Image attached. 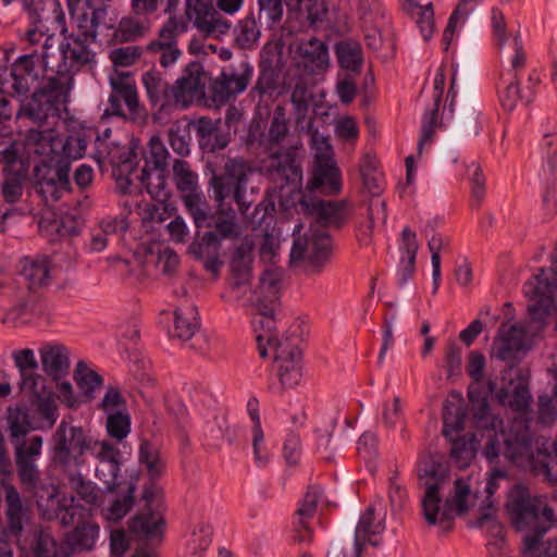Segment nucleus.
<instances>
[{
  "label": "nucleus",
  "instance_id": "680f3d73",
  "mask_svg": "<svg viewBox=\"0 0 557 557\" xmlns=\"http://www.w3.org/2000/svg\"><path fill=\"white\" fill-rule=\"evenodd\" d=\"M467 175L471 186L472 202L476 206H480L486 194V178L483 174L481 165L472 161L467 166Z\"/></svg>",
  "mask_w": 557,
  "mask_h": 557
},
{
  "label": "nucleus",
  "instance_id": "6e6552de",
  "mask_svg": "<svg viewBox=\"0 0 557 557\" xmlns=\"http://www.w3.org/2000/svg\"><path fill=\"white\" fill-rule=\"evenodd\" d=\"M89 438L83 428L61 421L50 442L51 461L64 471L78 470L85 463Z\"/></svg>",
  "mask_w": 557,
  "mask_h": 557
},
{
  "label": "nucleus",
  "instance_id": "774afa93",
  "mask_svg": "<svg viewBox=\"0 0 557 557\" xmlns=\"http://www.w3.org/2000/svg\"><path fill=\"white\" fill-rule=\"evenodd\" d=\"M40 231L47 236L57 235L60 237L63 236H74L77 234V230L74 226V220L72 218H66L62 220H47L41 219L39 222Z\"/></svg>",
  "mask_w": 557,
  "mask_h": 557
},
{
  "label": "nucleus",
  "instance_id": "5701e85b",
  "mask_svg": "<svg viewBox=\"0 0 557 557\" xmlns=\"http://www.w3.org/2000/svg\"><path fill=\"white\" fill-rule=\"evenodd\" d=\"M385 529L382 521H374V507L370 505L361 515L355 531V557H360V554L367 543L376 546L379 545L377 535ZM326 557H345L339 547H334L329 550Z\"/></svg>",
  "mask_w": 557,
  "mask_h": 557
},
{
  "label": "nucleus",
  "instance_id": "f3484780",
  "mask_svg": "<svg viewBox=\"0 0 557 557\" xmlns=\"http://www.w3.org/2000/svg\"><path fill=\"white\" fill-rule=\"evenodd\" d=\"M125 178H117V187L122 193H127L129 186L138 181L139 188H145L150 197L157 201L163 202L170 196L168 190L165 170L143 168L140 172L131 169V164L124 163L121 171L128 170Z\"/></svg>",
  "mask_w": 557,
  "mask_h": 557
},
{
  "label": "nucleus",
  "instance_id": "cd10ccee",
  "mask_svg": "<svg viewBox=\"0 0 557 557\" xmlns=\"http://www.w3.org/2000/svg\"><path fill=\"white\" fill-rule=\"evenodd\" d=\"M69 172L70 166L67 164H59L57 169L49 165L47 173L39 177L35 184L36 193L41 195L45 201L59 200L69 188Z\"/></svg>",
  "mask_w": 557,
  "mask_h": 557
},
{
  "label": "nucleus",
  "instance_id": "f257e3e1",
  "mask_svg": "<svg viewBox=\"0 0 557 557\" xmlns=\"http://www.w3.org/2000/svg\"><path fill=\"white\" fill-rule=\"evenodd\" d=\"M29 13L32 22L25 33L26 41L38 46L36 49L40 51L44 64L54 76H67L72 86L76 72L96 63L91 45L96 42L98 20L103 11L94 10L91 15L77 16L71 32L58 0H34Z\"/></svg>",
  "mask_w": 557,
  "mask_h": 557
},
{
  "label": "nucleus",
  "instance_id": "0eeeda50",
  "mask_svg": "<svg viewBox=\"0 0 557 557\" xmlns=\"http://www.w3.org/2000/svg\"><path fill=\"white\" fill-rule=\"evenodd\" d=\"M503 63L504 69L497 85L498 99L503 109L511 112L518 107L528 106L534 100L541 77L540 74L533 70L529 73L523 86H521L519 75L524 70L527 57H524L516 67H512L509 63Z\"/></svg>",
  "mask_w": 557,
  "mask_h": 557
},
{
  "label": "nucleus",
  "instance_id": "bb28decb",
  "mask_svg": "<svg viewBox=\"0 0 557 557\" xmlns=\"http://www.w3.org/2000/svg\"><path fill=\"white\" fill-rule=\"evenodd\" d=\"M146 502V510L133 517L128 522L129 530L144 537L160 535L163 524V515L158 505L154 506L152 492L146 488L143 495Z\"/></svg>",
  "mask_w": 557,
  "mask_h": 557
},
{
  "label": "nucleus",
  "instance_id": "58836bf2",
  "mask_svg": "<svg viewBox=\"0 0 557 557\" xmlns=\"http://www.w3.org/2000/svg\"><path fill=\"white\" fill-rule=\"evenodd\" d=\"M138 461L145 467L151 481L159 479L165 470V461L159 448L147 440L141 441L138 449Z\"/></svg>",
  "mask_w": 557,
  "mask_h": 557
},
{
  "label": "nucleus",
  "instance_id": "423d86ee",
  "mask_svg": "<svg viewBox=\"0 0 557 557\" xmlns=\"http://www.w3.org/2000/svg\"><path fill=\"white\" fill-rule=\"evenodd\" d=\"M298 325L281 335L280 342L269 349L273 357V370L277 376L281 389L297 386L302 377L301 337Z\"/></svg>",
  "mask_w": 557,
  "mask_h": 557
},
{
  "label": "nucleus",
  "instance_id": "864d4df0",
  "mask_svg": "<svg viewBox=\"0 0 557 557\" xmlns=\"http://www.w3.org/2000/svg\"><path fill=\"white\" fill-rule=\"evenodd\" d=\"M71 488L87 505L97 506L100 503V492L97 485L86 480L81 473H73L69 478Z\"/></svg>",
  "mask_w": 557,
  "mask_h": 557
},
{
  "label": "nucleus",
  "instance_id": "3c124183",
  "mask_svg": "<svg viewBox=\"0 0 557 557\" xmlns=\"http://www.w3.org/2000/svg\"><path fill=\"white\" fill-rule=\"evenodd\" d=\"M59 147H61L60 158L55 157L54 161H57L58 165H69L70 161L84 157L87 141L82 135L75 134L70 135L64 140L61 139Z\"/></svg>",
  "mask_w": 557,
  "mask_h": 557
},
{
  "label": "nucleus",
  "instance_id": "aec40b11",
  "mask_svg": "<svg viewBox=\"0 0 557 557\" xmlns=\"http://www.w3.org/2000/svg\"><path fill=\"white\" fill-rule=\"evenodd\" d=\"M42 437L35 435L15 448V463L17 475L22 484L36 487L39 482V470L36 466L37 458L41 455Z\"/></svg>",
  "mask_w": 557,
  "mask_h": 557
},
{
  "label": "nucleus",
  "instance_id": "69168bd1",
  "mask_svg": "<svg viewBox=\"0 0 557 557\" xmlns=\"http://www.w3.org/2000/svg\"><path fill=\"white\" fill-rule=\"evenodd\" d=\"M86 451H88L98 461V465L120 459L121 451L117 447L107 441H97L89 438Z\"/></svg>",
  "mask_w": 557,
  "mask_h": 557
},
{
  "label": "nucleus",
  "instance_id": "6e6d98bb",
  "mask_svg": "<svg viewBox=\"0 0 557 557\" xmlns=\"http://www.w3.org/2000/svg\"><path fill=\"white\" fill-rule=\"evenodd\" d=\"M336 53L342 67L357 71L362 63V49L356 41H343L337 45Z\"/></svg>",
  "mask_w": 557,
  "mask_h": 557
},
{
  "label": "nucleus",
  "instance_id": "4be33fe9",
  "mask_svg": "<svg viewBox=\"0 0 557 557\" xmlns=\"http://www.w3.org/2000/svg\"><path fill=\"white\" fill-rule=\"evenodd\" d=\"M301 206L315 215L318 223L323 227H342L350 218L351 209L347 201L318 200L309 203L305 198Z\"/></svg>",
  "mask_w": 557,
  "mask_h": 557
},
{
  "label": "nucleus",
  "instance_id": "f704fd0d",
  "mask_svg": "<svg viewBox=\"0 0 557 557\" xmlns=\"http://www.w3.org/2000/svg\"><path fill=\"white\" fill-rule=\"evenodd\" d=\"M5 516L10 533L18 536L28 519V508L23 505L18 492L12 485L5 487Z\"/></svg>",
  "mask_w": 557,
  "mask_h": 557
},
{
  "label": "nucleus",
  "instance_id": "4468645a",
  "mask_svg": "<svg viewBox=\"0 0 557 557\" xmlns=\"http://www.w3.org/2000/svg\"><path fill=\"white\" fill-rule=\"evenodd\" d=\"M259 18L264 16L269 26L281 23L284 15V2L287 7L301 9L310 27H317L327 16L326 0H257Z\"/></svg>",
  "mask_w": 557,
  "mask_h": 557
},
{
  "label": "nucleus",
  "instance_id": "2f4dec72",
  "mask_svg": "<svg viewBox=\"0 0 557 557\" xmlns=\"http://www.w3.org/2000/svg\"><path fill=\"white\" fill-rule=\"evenodd\" d=\"M44 371L54 380L66 374L70 360L67 349L63 345L46 344L39 349Z\"/></svg>",
  "mask_w": 557,
  "mask_h": 557
},
{
  "label": "nucleus",
  "instance_id": "e433bc0d",
  "mask_svg": "<svg viewBox=\"0 0 557 557\" xmlns=\"http://www.w3.org/2000/svg\"><path fill=\"white\" fill-rule=\"evenodd\" d=\"M359 172L366 189L372 196H379L383 190L384 178L376 157L366 153L359 164Z\"/></svg>",
  "mask_w": 557,
  "mask_h": 557
},
{
  "label": "nucleus",
  "instance_id": "338daca9",
  "mask_svg": "<svg viewBox=\"0 0 557 557\" xmlns=\"http://www.w3.org/2000/svg\"><path fill=\"white\" fill-rule=\"evenodd\" d=\"M8 425L12 438L25 436L32 429L28 413L21 408H9Z\"/></svg>",
  "mask_w": 557,
  "mask_h": 557
},
{
  "label": "nucleus",
  "instance_id": "c85d7f7f",
  "mask_svg": "<svg viewBox=\"0 0 557 557\" xmlns=\"http://www.w3.org/2000/svg\"><path fill=\"white\" fill-rule=\"evenodd\" d=\"M307 188H321L326 195H337L343 188L342 173L334 160H324L313 164L312 177Z\"/></svg>",
  "mask_w": 557,
  "mask_h": 557
},
{
  "label": "nucleus",
  "instance_id": "c9c22d12",
  "mask_svg": "<svg viewBox=\"0 0 557 557\" xmlns=\"http://www.w3.org/2000/svg\"><path fill=\"white\" fill-rule=\"evenodd\" d=\"M297 51L305 66L311 71L324 69L329 64L327 47L318 38L302 41L299 44Z\"/></svg>",
  "mask_w": 557,
  "mask_h": 557
},
{
  "label": "nucleus",
  "instance_id": "412c9836",
  "mask_svg": "<svg viewBox=\"0 0 557 557\" xmlns=\"http://www.w3.org/2000/svg\"><path fill=\"white\" fill-rule=\"evenodd\" d=\"M23 150L26 158L33 156L45 157L52 163L59 156L57 148L61 144L55 129L49 125L46 129H29L23 139Z\"/></svg>",
  "mask_w": 557,
  "mask_h": 557
},
{
  "label": "nucleus",
  "instance_id": "603ef678",
  "mask_svg": "<svg viewBox=\"0 0 557 557\" xmlns=\"http://www.w3.org/2000/svg\"><path fill=\"white\" fill-rule=\"evenodd\" d=\"M99 535V527L92 522L78 524L70 535V543L75 550L91 549Z\"/></svg>",
  "mask_w": 557,
  "mask_h": 557
},
{
  "label": "nucleus",
  "instance_id": "13d9d810",
  "mask_svg": "<svg viewBox=\"0 0 557 557\" xmlns=\"http://www.w3.org/2000/svg\"><path fill=\"white\" fill-rule=\"evenodd\" d=\"M170 153L159 136H152L148 143V152L145 157V166L165 170Z\"/></svg>",
  "mask_w": 557,
  "mask_h": 557
},
{
  "label": "nucleus",
  "instance_id": "b1692460",
  "mask_svg": "<svg viewBox=\"0 0 557 557\" xmlns=\"http://www.w3.org/2000/svg\"><path fill=\"white\" fill-rule=\"evenodd\" d=\"M173 88L175 107L180 109L188 108L203 92L205 83L201 66L197 63L187 65L182 76L176 79Z\"/></svg>",
  "mask_w": 557,
  "mask_h": 557
},
{
  "label": "nucleus",
  "instance_id": "473e14b6",
  "mask_svg": "<svg viewBox=\"0 0 557 557\" xmlns=\"http://www.w3.org/2000/svg\"><path fill=\"white\" fill-rule=\"evenodd\" d=\"M358 18L366 32L368 45L376 48L377 27L384 16L383 4L379 0H359L357 5Z\"/></svg>",
  "mask_w": 557,
  "mask_h": 557
},
{
  "label": "nucleus",
  "instance_id": "1a4fd4ad",
  "mask_svg": "<svg viewBox=\"0 0 557 557\" xmlns=\"http://www.w3.org/2000/svg\"><path fill=\"white\" fill-rule=\"evenodd\" d=\"M419 483L425 493L422 499L423 515L429 524H435L442 498L440 491L449 480L447 467L430 453H422L417 463Z\"/></svg>",
  "mask_w": 557,
  "mask_h": 557
},
{
  "label": "nucleus",
  "instance_id": "39448f33",
  "mask_svg": "<svg viewBox=\"0 0 557 557\" xmlns=\"http://www.w3.org/2000/svg\"><path fill=\"white\" fill-rule=\"evenodd\" d=\"M71 88L67 76H49L46 84L36 89L30 99L21 106L17 117H27L39 126H54L67 102Z\"/></svg>",
  "mask_w": 557,
  "mask_h": 557
},
{
  "label": "nucleus",
  "instance_id": "20e7f679",
  "mask_svg": "<svg viewBox=\"0 0 557 557\" xmlns=\"http://www.w3.org/2000/svg\"><path fill=\"white\" fill-rule=\"evenodd\" d=\"M506 507L515 528L529 532L523 539L527 557H557V539L547 547L540 543L554 524V511L544 498L532 496L528 487L517 484L508 494Z\"/></svg>",
  "mask_w": 557,
  "mask_h": 557
},
{
  "label": "nucleus",
  "instance_id": "4d7b16f0",
  "mask_svg": "<svg viewBox=\"0 0 557 557\" xmlns=\"http://www.w3.org/2000/svg\"><path fill=\"white\" fill-rule=\"evenodd\" d=\"M387 218L386 203L384 200L375 198L368 205V222L359 225V232L362 235L360 240H370L372 230L376 222L385 223Z\"/></svg>",
  "mask_w": 557,
  "mask_h": 557
},
{
  "label": "nucleus",
  "instance_id": "09e8293b",
  "mask_svg": "<svg viewBox=\"0 0 557 557\" xmlns=\"http://www.w3.org/2000/svg\"><path fill=\"white\" fill-rule=\"evenodd\" d=\"M247 407H248L249 416L253 422L252 446H253L255 459L259 466H265L269 460V455L265 450L262 449V443H263L264 436H263V431L261 428L257 399H250L248 401Z\"/></svg>",
  "mask_w": 557,
  "mask_h": 557
},
{
  "label": "nucleus",
  "instance_id": "bf43d9fd",
  "mask_svg": "<svg viewBox=\"0 0 557 557\" xmlns=\"http://www.w3.org/2000/svg\"><path fill=\"white\" fill-rule=\"evenodd\" d=\"M261 36V30L253 17H245L236 28V42L243 49H252Z\"/></svg>",
  "mask_w": 557,
  "mask_h": 557
},
{
  "label": "nucleus",
  "instance_id": "c756f323",
  "mask_svg": "<svg viewBox=\"0 0 557 557\" xmlns=\"http://www.w3.org/2000/svg\"><path fill=\"white\" fill-rule=\"evenodd\" d=\"M199 319L196 306L185 301L174 310L173 325L169 329V335L180 341H189L199 330Z\"/></svg>",
  "mask_w": 557,
  "mask_h": 557
},
{
  "label": "nucleus",
  "instance_id": "dca6fc26",
  "mask_svg": "<svg viewBox=\"0 0 557 557\" xmlns=\"http://www.w3.org/2000/svg\"><path fill=\"white\" fill-rule=\"evenodd\" d=\"M180 20L186 21L187 26L193 22L207 36L225 34L231 28V23L215 11L213 0H186L185 17Z\"/></svg>",
  "mask_w": 557,
  "mask_h": 557
},
{
  "label": "nucleus",
  "instance_id": "37998d69",
  "mask_svg": "<svg viewBox=\"0 0 557 557\" xmlns=\"http://www.w3.org/2000/svg\"><path fill=\"white\" fill-rule=\"evenodd\" d=\"M212 527L208 522L194 525L186 543V557H203L212 542Z\"/></svg>",
  "mask_w": 557,
  "mask_h": 557
},
{
  "label": "nucleus",
  "instance_id": "49530a36",
  "mask_svg": "<svg viewBox=\"0 0 557 557\" xmlns=\"http://www.w3.org/2000/svg\"><path fill=\"white\" fill-rule=\"evenodd\" d=\"M75 382L79 391L88 399L95 397L102 386V377L92 370L85 361H78L74 374Z\"/></svg>",
  "mask_w": 557,
  "mask_h": 557
},
{
  "label": "nucleus",
  "instance_id": "4c0bfd02",
  "mask_svg": "<svg viewBox=\"0 0 557 557\" xmlns=\"http://www.w3.org/2000/svg\"><path fill=\"white\" fill-rule=\"evenodd\" d=\"M33 398V405L36 407L38 414L48 422L49 426L53 425L58 418V407L54 394L42 383L41 387L36 391H23Z\"/></svg>",
  "mask_w": 557,
  "mask_h": 557
},
{
  "label": "nucleus",
  "instance_id": "e2e57ef3",
  "mask_svg": "<svg viewBox=\"0 0 557 557\" xmlns=\"http://www.w3.org/2000/svg\"><path fill=\"white\" fill-rule=\"evenodd\" d=\"M24 190V177L18 173L7 172L4 169V180L1 184V194L5 202H17Z\"/></svg>",
  "mask_w": 557,
  "mask_h": 557
},
{
  "label": "nucleus",
  "instance_id": "a211bd4d",
  "mask_svg": "<svg viewBox=\"0 0 557 557\" xmlns=\"http://www.w3.org/2000/svg\"><path fill=\"white\" fill-rule=\"evenodd\" d=\"M491 23L493 38L502 61L516 67L527 57L519 34L507 33L505 15L497 8L492 10Z\"/></svg>",
  "mask_w": 557,
  "mask_h": 557
},
{
  "label": "nucleus",
  "instance_id": "6ab92c4d",
  "mask_svg": "<svg viewBox=\"0 0 557 557\" xmlns=\"http://www.w3.org/2000/svg\"><path fill=\"white\" fill-rule=\"evenodd\" d=\"M253 75V67L242 62L238 67L227 66L222 70L212 84L213 97L218 101H226L246 90Z\"/></svg>",
  "mask_w": 557,
  "mask_h": 557
},
{
  "label": "nucleus",
  "instance_id": "de8ad7c7",
  "mask_svg": "<svg viewBox=\"0 0 557 557\" xmlns=\"http://www.w3.org/2000/svg\"><path fill=\"white\" fill-rule=\"evenodd\" d=\"M136 490V482L128 481L120 490L115 491L121 493L122 497H117L104 512V517L111 521H119L126 516L134 503V493Z\"/></svg>",
  "mask_w": 557,
  "mask_h": 557
},
{
  "label": "nucleus",
  "instance_id": "7ed1b4c3",
  "mask_svg": "<svg viewBox=\"0 0 557 557\" xmlns=\"http://www.w3.org/2000/svg\"><path fill=\"white\" fill-rule=\"evenodd\" d=\"M556 285L547 281L544 269L523 285V293L530 299L528 305L529 324H502L498 337L493 344V357L502 361H512L525 344L527 335L534 336L546 324V317L554 305Z\"/></svg>",
  "mask_w": 557,
  "mask_h": 557
},
{
  "label": "nucleus",
  "instance_id": "ea45409f",
  "mask_svg": "<svg viewBox=\"0 0 557 557\" xmlns=\"http://www.w3.org/2000/svg\"><path fill=\"white\" fill-rule=\"evenodd\" d=\"M182 199L196 227L210 226V206L199 189L182 195Z\"/></svg>",
  "mask_w": 557,
  "mask_h": 557
},
{
  "label": "nucleus",
  "instance_id": "9b49d317",
  "mask_svg": "<svg viewBox=\"0 0 557 557\" xmlns=\"http://www.w3.org/2000/svg\"><path fill=\"white\" fill-rule=\"evenodd\" d=\"M251 172L250 165L243 159L228 160L221 174H213L210 180V186L213 189V198L221 206L227 198H233L238 205L242 213H245L250 203L245 200L246 185L248 174Z\"/></svg>",
  "mask_w": 557,
  "mask_h": 557
},
{
  "label": "nucleus",
  "instance_id": "c03bdc74",
  "mask_svg": "<svg viewBox=\"0 0 557 557\" xmlns=\"http://www.w3.org/2000/svg\"><path fill=\"white\" fill-rule=\"evenodd\" d=\"M190 125L191 122L187 119L177 120L171 124L168 132L171 148L181 157H186L190 152Z\"/></svg>",
  "mask_w": 557,
  "mask_h": 557
},
{
  "label": "nucleus",
  "instance_id": "8fccbe9b",
  "mask_svg": "<svg viewBox=\"0 0 557 557\" xmlns=\"http://www.w3.org/2000/svg\"><path fill=\"white\" fill-rule=\"evenodd\" d=\"M173 181L182 195L199 189L197 173L184 160L177 159L174 161Z\"/></svg>",
  "mask_w": 557,
  "mask_h": 557
},
{
  "label": "nucleus",
  "instance_id": "ddd939ff",
  "mask_svg": "<svg viewBox=\"0 0 557 557\" xmlns=\"http://www.w3.org/2000/svg\"><path fill=\"white\" fill-rule=\"evenodd\" d=\"M24 49L28 52L18 57L11 66L12 89L17 96H26L32 89H38L45 76V71L50 70L44 64L38 46H32L22 38Z\"/></svg>",
  "mask_w": 557,
  "mask_h": 557
},
{
  "label": "nucleus",
  "instance_id": "0e129e2a",
  "mask_svg": "<svg viewBox=\"0 0 557 557\" xmlns=\"http://www.w3.org/2000/svg\"><path fill=\"white\" fill-rule=\"evenodd\" d=\"M277 74L272 67L262 69L256 82V85L250 90L252 97L258 96L259 102L262 101L264 96H272L277 89Z\"/></svg>",
  "mask_w": 557,
  "mask_h": 557
},
{
  "label": "nucleus",
  "instance_id": "f8f14e48",
  "mask_svg": "<svg viewBox=\"0 0 557 557\" xmlns=\"http://www.w3.org/2000/svg\"><path fill=\"white\" fill-rule=\"evenodd\" d=\"M302 224L298 223L293 230V246L289 253L290 263H299L308 260L317 271L329 260L331 255V238L324 231L310 230V236L300 233Z\"/></svg>",
  "mask_w": 557,
  "mask_h": 557
},
{
  "label": "nucleus",
  "instance_id": "a18cd8bd",
  "mask_svg": "<svg viewBox=\"0 0 557 557\" xmlns=\"http://www.w3.org/2000/svg\"><path fill=\"white\" fill-rule=\"evenodd\" d=\"M470 480V476L455 480L454 492L451 497L446 500V509L442 513L443 517H448L451 511L460 515L468 510L469 499L472 496Z\"/></svg>",
  "mask_w": 557,
  "mask_h": 557
},
{
  "label": "nucleus",
  "instance_id": "2eb2a0df",
  "mask_svg": "<svg viewBox=\"0 0 557 557\" xmlns=\"http://www.w3.org/2000/svg\"><path fill=\"white\" fill-rule=\"evenodd\" d=\"M186 32L187 22L171 15L160 28L158 39L147 45V51L158 55L162 67H169L182 55V51L177 47V38Z\"/></svg>",
  "mask_w": 557,
  "mask_h": 557
},
{
  "label": "nucleus",
  "instance_id": "9d476101",
  "mask_svg": "<svg viewBox=\"0 0 557 557\" xmlns=\"http://www.w3.org/2000/svg\"><path fill=\"white\" fill-rule=\"evenodd\" d=\"M109 85L111 91L101 122L110 116L135 121L143 114L136 83L129 73L115 71L109 76Z\"/></svg>",
  "mask_w": 557,
  "mask_h": 557
},
{
  "label": "nucleus",
  "instance_id": "a878e982",
  "mask_svg": "<svg viewBox=\"0 0 557 557\" xmlns=\"http://www.w3.org/2000/svg\"><path fill=\"white\" fill-rule=\"evenodd\" d=\"M141 82L152 107L158 108L160 112H169L176 108L173 85H170L160 72H146Z\"/></svg>",
  "mask_w": 557,
  "mask_h": 557
},
{
  "label": "nucleus",
  "instance_id": "5fc2aeb1",
  "mask_svg": "<svg viewBox=\"0 0 557 557\" xmlns=\"http://www.w3.org/2000/svg\"><path fill=\"white\" fill-rule=\"evenodd\" d=\"M120 459L97 465L96 476L106 485L109 492L120 490L127 481H122Z\"/></svg>",
  "mask_w": 557,
  "mask_h": 557
},
{
  "label": "nucleus",
  "instance_id": "a19ab883",
  "mask_svg": "<svg viewBox=\"0 0 557 557\" xmlns=\"http://www.w3.org/2000/svg\"><path fill=\"white\" fill-rule=\"evenodd\" d=\"M51 265L47 258H24L22 260V275L30 286H44L50 281Z\"/></svg>",
  "mask_w": 557,
  "mask_h": 557
},
{
  "label": "nucleus",
  "instance_id": "79ce46f5",
  "mask_svg": "<svg viewBox=\"0 0 557 557\" xmlns=\"http://www.w3.org/2000/svg\"><path fill=\"white\" fill-rule=\"evenodd\" d=\"M288 123L286 109L282 106L275 107L264 138L268 148L272 149L284 143L289 132Z\"/></svg>",
  "mask_w": 557,
  "mask_h": 557
},
{
  "label": "nucleus",
  "instance_id": "052dcab7",
  "mask_svg": "<svg viewBox=\"0 0 557 557\" xmlns=\"http://www.w3.org/2000/svg\"><path fill=\"white\" fill-rule=\"evenodd\" d=\"M148 29L147 22L135 17H123L119 23L115 37L122 41H131L143 37Z\"/></svg>",
  "mask_w": 557,
  "mask_h": 557
},
{
  "label": "nucleus",
  "instance_id": "f03ea898",
  "mask_svg": "<svg viewBox=\"0 0 557 557\" xmlns=\"http://www.w3.org/2000/svg\"><path fill=\"white\" fill-rule=\"evenodd\" d=\"M497 398L502 404L507 403L519 417H515L499 433L494 430L496 424L493 422V429L487 430L484 456L490 462H494L504 455L512 463L524 467L532 461L534 453L529 421L522 417L530 408L531 393L525 385L518 384L511 394L500 389Z\"/></svg>",
  "mask_w": 557,
  "mask_h": 557
},
{
  "label": "nucleus",
  "instance_id": "72a5a7b5",
  "mask_svg": "<svg viewBox=\"0 0 557 557\" xmlns=\"http://www.w3.org/2000/svg\"><path fill=\"white\" fill-rule=\"evenodd\" d=\"M251 323L256 334L259 355L264 358L269 355V349L281 339V336L274 335L276 321L271 313L258 312L253 315Z\"/></svg>",
  "mask_w": 557,
  "mask_h": 557
},
{
  "label": "nucleus",
  "instance_id": "393cba45",
  "mask_svg": "<svg viewBox=\"0 0 557 557\" xmlns=\"http://www.w3.org/2000/svg\"><path fill=\"white\" fill-rule=\"evenodd\" d=\"M268 171L271 178L282 188L287 185H297L302 178V171L296 162V152L293 149L272 153L269 159Z\"/></svg>",
  "mask_w": 557,
  "mask_h": 557
},
{
  "label": "nucleus",
  "instance_id": "7c9ffc66",
  "mask_svg": "<svg viewBox=\"0 0 557 557\" xmlns=\"http://www.w3.org/2000/svg\"><path fill=\"white\" fill-rule=\"evenodd\" d=\"M12 358L20 372L22 391H36L42 386V383H46V379L36 373L38 362L33 349L16 350Z\"/></svg>",
  "mask_w": 557,
  "mask_h": 557
}]
</instances>
